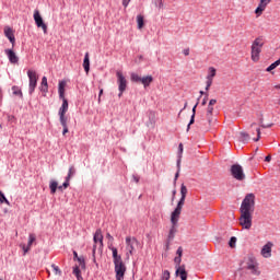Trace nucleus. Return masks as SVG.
<instances>
[{
	"label": "nucleus",
	"mask_w": 280,
	"mask_h": 280,
	"mask_svg": "<svg viewBox=\"0 0 280 280\" xmlns=\"http://www.w3.org/2000/svg\"><path fill=\"white\" fill-rule=\"evenodd\" d=\"M270 1H272V0H260L258 7L255 10V13L261 14V12H264V10H266V7L268 5V3H270Z\"/></svg>",
	"instance_id": "6ab92c4d"
},
{
	"label": "nucleus",
	"mask_w": 280,
	"mask_h": 280,
	"mask_svg": "<svg viewBox=\"0 0 280 280\" xmlns=\"http://www.w3.org/2000/svg\"><path fill=\"white\" fill-rule=\"evenodd\" d=\"M70 180H71V175H67L66 180L63 183V189H67V187H69Z\"/></svg>",
	"instance_id": "a19ab883"
},
{
	"label": "nucleus",
	"mask_w": 280,
	"mask_h": 280,
	"mask_svg": "<svg viewBox=\"0 0 280 280\" xmlns=\"http://www.w3.org/2000/svg\"><path fill=\"white\" fill-rule=\"evenodd\" d=\"M116 78H117V84H118V91H119L118 97H121L126 89H128V80H126V77L121 71L116 72Z\"/></svg>",
	"instance_id": "0eeeda50"
},
{
	"label": "nucleus",
	"mask_w": 280,
	"mask_h": 280,
	"mask_svg": "<svg viewBox=\"0 0 280 280\" xmlns=\"http://www.w3.org/2000/svg\"><path fill=\"white\" fill-rule=\"evenodd\" d=\"M4 36H7L10 43L14 46V43H16V38L14 37V31H12L11 27H4Z\"/></svg>",
	"instance_id": "f3484780"
},
{
	"label": "nucleus",
	"mask_w": 280,
	"mask_h": 280,
	"mask_svg": "<svg viewBox=\"0 0 280 280\" xmlns=\"http://www.w3.org/2000/svg\"><path fill=\"white\" fill-rule=\"evenodd\" d=\"M27 78H28V93L30 95L34 94L36 91V86H38V74L35 70H27Z\"/></svg>",
	"instance_id": "20e7f679"
},
{
	"label": "nucleus",
	"mask_w": 280,
	"mask_h": 280,
	"mask_svg": "<svg viewBox=\"0 0 280 280\" xmlns=\"http://www.w3.org/2000/svg\"><path fill=\"white\" fill-rule=\"evenodd\" d=\"M206 91H209L211 89V84H213V79L206 78Z\"/></svg>",
	"instance_id": "58836bf2"
},
{
	"label": "nucleus",
	"mask_w": 280,
	"mask_h": 280,
	"mask_svg": "<svg viewBox=\"0 0 280 280\" xmlns=\"http://www.w3.org/2000/svg\"><path fill=\"white\" fill-rule=\"evenodd\" d=\"M8 119H9V121H14L16 118L14 116H12V115H9Z\"/></svg>",
	"instance_id": "052dcab7"
},
{
	"label": "nucleus",
	"mask_w": 280,
	"mask_h": 280,
	"mask_svg": "<svg viewBox=\"0 0 280 280\" xmlns=\"http://www.w3.org/2000/svg\"><path fill=\"white\" fill-rule=\"evenodd\" d=\"M235 244H237V237L232 236L229 242L230 248H235Z\"/></svg>",
	"instance_id": "473e14b6"
},
{
	"label": "nucleus",
	"mask_w": 280,
	"mask_h": 280,
	"mask_svg": "<svg viewBox=\"0 0 280 280\" xmlns=\"http://www.w3.org/2000/svg\"><path fill=\"white\" fill-rule=\"evenodd\" d=\"M215 104H218V101L215 98H212L209 101L208 106H215Z\"/></svg>",
	"instance_id": "c03bdc74"
},
{
	"label": "nucleus",
	"mask_w": 280,
	"mask_h": 280,
	"mask_svg": "<svg viewBox=\"0 0 280 280\" xmlns=\"http://www.w3.org/2000/svg\"><path fill=\"white\" fill-rule=\"evenodd\" d=\"M209 100V94H206V97L201 102V106H207V101Z\"/></svg>",
	"instance_id": "a18cd8bd"
},
{
	"label": "nucleus",
	"mask_w": 280,
	"mask_h": 280,
	"mask_svg": "<svg viewBox=\"0 0 280 280\" xmlns=\"http://www.w3.org/2000/svg\"><path fill=\"white\" fill-rule=\"evenodd\" d=\"M212 115H213V105H208V107H207V114H206L208 124H211V117H212Z\"/></svg>",
	"instance_id": "b1692460"
},
{
	"label": "nucleus",
	"mask_w": 280,
	"mask_h": 280,
	"mask_svg": "<svg viewBox=\"0 0 280 280\" xmlns=\"http://www.w3.org/2000/svg\"><path fill=\"white\" fill-rule=\"evenodd\" d=\"M265 161H266V163H270V161H272V156L267 155V156L265 158Z\"/></svg>",
	"instance_id": "13d9d810"
},
{
	"label": "nucleus",
	"mask_w": 280,
	"mask_h": 280,
	"mask_svg": "<svg viewBox=\"0 0 280 280\" xmlns=\"http://www.w3.org/2000/svg\"><path fill=\"white\" fill-rule=\"evenodd\" d=\"M130 80H131V82L139 83V82H141L142 77H140L138 73L132 72L130 74Z\"/></svg>",
	"instance_id": "cd10ccee"
},
{
	"label": "nucleus",
	"mask_w": 280,
	"mask_h": 280,
	"mask_svg": "<svg viewBox=\"0 0 280 280\" xmlns=\"http://www.w3.org/2000/svg\"><path fill=\"white\" fill-rule=\"evenodd\" d=\"M132 178H133L135 183H139V180H140L139 175H132Z\"/></svg>",
	"instance_id": "5fc2aeb1"
},
{
	"label": "nucleus",
	"mask_w": 280,
	"mask_h": 280,
	"mask_svg": "<svg viewBox=\"0 0 280 280\" xmlns=\"http://www.w3.org/2000/svg\"><path fill=\"white\" fill-rule=\"evenodd\" d=\"M172 194H173L172 200H174V199L176 198V189H174V190L172 191Z\"/></svg>",
	"instance_id": "e2e57ef3"
},
{
	"label": "nucleus",
	"mask_w": 280,
	"mask_h": 280,
	"mask_svg": "<svg viewBox=\"0 0 280 280\" xmlns=\"http://www.w3.org/2000/svg\"><path fill=\"white\" fill-rule=\"evenodd\" d=\"M154 82V78L152 75L142 77L140 83L143 84L144 89H148L150 84Z\"/></svg>",
	"instance_id": "412c9836"
},
{
	"label": "nucleus",
	"mask_w": 280,
	"mask_h": 280,
	"mask_svg": "<svg viewBox=\"0 0 280 280\" xmlns=\"http://www.w3.org/2000/svg\"><path fill=\"white\" fill-rule=\"evenodd\" d=\"M187 186H185V184H182L180 186V199L175 208V210L173 211V215H180L182 211H183V207H185V198H187Z\"/></svg>",
	"instance_id": "39448f33"
},
{
	"label": "nucleus",
	"mask_w": 280,
	"mask_h": 280,
	"mask_svg": "<svg viewBox=\"0 0 280 280\" xmlns=\"http://www.w3.org/2000/svg\"><path fill=\"white\" fill-rule=\"evenodd\" d=\"M39 91H42V93H47V91H49V85L47 83V77L42 78Z\"/></svg>",
	"instance_id": "5701e85b"
},
{
	"label": "nucleus",
	"mask_w": 280,
	"mask_h": 280,
	"mask_svg": "<svg viewBox=\"0 0 280 280\" xmlns=\"http://www.w3.org/2000/svg\"><path fill=\"white\" fill-rule=\"evenodd\" d=\"M257 132V138L254 139L255 142L259 141V139H261V129H256Z\"/></svg>",
	"instance_id": "37998d69"
},
{
	"label": "nucleus",
	"mask_w": 280,
	"mask_h": 280,
	"mask_svg": "<svg viewBox=\"0 0 280 280\" xmlns=\"http://www.w3.org/2000/svg\"><path fill=\"white\" fill-rule=\"evenodd\" d=\"M83 68L85 73H89V71H91V60L89 59V52H85L84 55Z\"/></svg>",
	"instance_id": "4be33fe9"
},
{
	"label": "nucleus",
	"mask_w": 280,
	"mask_h": 280,
	"mask_svg": "<svg viewBox=\"0 0 280 280\" xmlns=\"http://www.w3.org/2000/svg\"><path fill=\"white\" fill-rule=\"evenodd\" d=\"M176 255H178L177 257H183V247H178Z\"/></svg>",
	"instance_id": "de8ad7c7"
},
{
	"label": "nucleus",
	"mask_w": 280,
	"mask_h": 280,
	"mask_svg": "<svg viewBox=\"0 0 280 280\" xmlns=\"http://www.w3.org/2000/svg\"><path fill=\"white\" fill-rule=\"evenodd\" d=\"M184 56H189V48L183 50Z\"/></svg>",
	"instance_id": "bf43d9fd"
},
{
	"label": "nucleus",
	"mask_w": 280,
	"mask_h": 280,
	"mask_svg": "<svg viewBox=\"0 0 280 280\" xmlns=\"http://www.w3.org/2000/svg\"><path fill=\"white\" fill-rule=\"evenodd\" d=\"M106 237H107V240H108V242H114V237H113V235H110V233H107L106 234Z\"/></svg>",
	"instance_id": "3c124183"
},
{
	"label": "nucleus",
	"mask_w": 280,
	"mask_h": 280,
	"mask_svg": "<svg viewBox=\"0 0 280 280\" xmlns=\"http://www.w3.org/2000/svg\"><path fill=\"white\" fill-rule=\"evenodd\" d=\"M51 268L55 271V275H59V277H60V275H62V271L60 270V268L58 266L51 265Z\"/></svg>",
	"instance_id": "ea45409f"
},
{
	"label": "nucleus",
	"mask_w": 280,
	"mask_h": 280,
	"mask_svg": "<svg viewBox=\"0 0 280 280\" xmlns=\"http://www.w3.org/2000/svg\"><path fill=\"white\" fill-rule=\"evenodd\" d=\"M58 189H59V191H62V189H66L65 184H62L61 186H58Z\"/></svg>",
	"instance_id": "69168bd1"
},
{
	"label": "nucleus",
	"mask_w": 280,
	"mask_h": 280,
	"mask_svg": "<svg viewBox=\"0 0 280 280\" xmlns=\"http://www.w3.org/2000/svg\"><path fill=\"white\" fill-rule=\"evenodd\" d=\"M77 280H84V278H82V273H80L79 276H75Z\"/></svg>",
	"instance_id": "0e129e2a"
},
{
	"label": "nucleus",
	"mask_w": 280,
	"mask_h": 280,
	"mask_svg": "<svg viewBox=\"0 0 280 280\" xmlns=\"http://www.w3.org/2000/svg\"><path fill=\"white\" fill-rule=\"evenodd\" d=\"M130 4V0H122V5L124 8H126L127 5Z\"/></svg>",
	"instance_id": "864d4df0"
},
{
	"label": "nucleus",
	"mask_w": 280,
	"mask_h": 280,
	"mask_svg": "<svg viewBox=\"0 0 280 280\" xmlns=\"http://www.w3.org/2000/svg\"><path fill=\"white\" fill-rule=\"evenodd\" d=\"M34 242H36V235L30 234L27 245H25V244L22 245V250H24V255H27V253H30V250L32 248V244H34Z\"/></svg>",
	"instance_id": "dca6fc26"
},
{
	"label": "nucleus",
	"mask_w": 280,
	"mask_h": 280,
	"mask_svg": "<svg viewBox=\"0 0 280 280\" xmlns=\"http://www.w3.org/2000/svg\"><path fill=\"white\" fill-rule=\"evenodd\" d=\"M196 121V116L191 115L190 120L187 125V132H189V129L191 128L192 124Z\"/></svg>",
	"instance_id": "e433bc0d"
},
{
	"label": "nucleus",
	"mask_w": 280,
	"mask_h": 280,
	"mask_svg": "<svg viewBox=\"0 0 280 280\" xmlns=\"http://www.w3.org/2000/svg\"><path fill=\"white\" fill-rule=\"evenodd\" d=\"M175 275L176 277H180L182 280H187V270H185V265L177 267Z\"/></svg>",
	"instance_id": "a211bd4d"
},
{
	"label": "nucleus",
	"mask_w": 280,
	"mask_h": 280,
	"mask_svg": "<svg viewBox=\"0 0 280 280\" xmlns=\"http://www.w3.org/2000/svg\"><path fill=\"white\" fill-rule=\"evenodd\" d=\"M261 128H272V124H269V125H261Z\"/></svg>",
	"instance_id": "680f3d73"
},
{
	"label": "nucleus",
	"mask_w": 280,
	"mask_h": 280,
	"mask_svg": "<svg viewBox=\"0 0 280 280\" xmlns=\"http://www.w3.org/2000/svg\"><path fill=\"white\" fill-rule=\"evenodd\" d=\"M109 250H112L113 259H114V266H119L124 264V260L121 259V255L118 254L117 247H113V245L108 246Z\"/></svg>",
	"instance_id": "ddd939ff"
},
{
	"label": "nucleus",
	"mask_w": 280,
	"mask_h": 280,
	"mask_svg": "<svg viewBox=\"0 0 280 280\" xmlns=\"http://www.w3.org/2000/svg\"><path fill=\"white\" fill-rule=\"evenodd\" d=\"M178 176H180V172H178V170H177V172L175 174V178H174V185H176V182L178 180Z\"/></svg>",
	"instance_id": "8fccbe9b"
},
{
	"label": "nucleus",
	"mask_w": 280,
	"mask_h": 280,
	"mask_svg": "<svg viewBox=\"0 0 280 280\" xmlns=\"http://www.w3.org/2000/svg\"><path fill=\"white\" fill-rule=\"evenodd\" d=\"M231 174L236 180H244V178H246V175L244 174V168H242V165L240 164H233L231 166Z\"/></svg>",
	"instance_id": "1a4fd4ad"
},
{
	"label": "nucleus",
	"mask_w": 280,
	"mask_h": 280,
	"mask_svg": "<svg viewBox=\"0 0 280 280\" xmlns=\"http://www.w3.org/2000/svg\"><path fill=\"white\" fill-rule=\"evenodd\" d=\"M276 89H280V84H279V85H276Z\"/></svg>",
	"instance_id": "774afa93"
},
{
	"label": "nucleus",
	"mask_w": 280,
	"mask_h": 280,
	"mask_svg": "<svg viewBox=\"0 0 280 280\" xmlns=\"http://www.w3.org/2000/svg\"><path fill=\"white\" fill-rule=\"evenodd\" d=\"M66 81H60L58 85L59 100H62L61 107L58 110L59 121L63 128L62 135L69 132V126L67 125V113L69 110V101L65 97Z\"/></svg>",
	"instance_id": "f03ea898"
},
{
	"label": "nucleus",
	"mask_w": 280,
	"mask_h": 280,
	"mask_svg": "<svg viewBox=\"0 0 280 280\" xmlns=\"http://www.w3.org/2000/svg\"><path fill=\"white\" fill-rule=\"evenodd\" d=\"M12 91H13V95H18L19 97H23V91H21L19 86L13 85Z\"/></svg>",
	"instance_id": "c85d7f7f"
},
{
	"label": "nucleus",
	"mask_w": 280,
	"mask_h": 280,
	"mask_svg": "<svg viewBox=\"0 0 280 280\" xmlns=\"http://www.w3.org/2000/svg\"><path fill=\"white\" fill-rule=\"evenodd\" d=\"M217 70L213 67L208 69V75L206 78L213 80L215 78Z\"/></svg>",
	"instance_id": "bb28decb"
},
{
	"label": "nucleus",
	"mask_w": 280,
	"mask_h": 280,
	"mask_svg": "<svg viewBox=\"0 0 280 280\" xmlns=\"http://www.w3.org/2000/svg\"><path fill=\"white\" fill-rule=\"evenodd\" d=\"M155 8H159V10H162L163 8V0H154L153 1Z\"/></svg>",
	"instance_id": "4c0bfd02"
},
{
	"label": "nucleus",
	"mask_w": 280,
	"mask_h": 280,
	"mask_svg": "<svg viewBox=\"0 0 280 280\" xmlns=\"http://www.w3.org/2000/svg\"><path fill=\"white\" fill-rule=\"evenodd\" d=\"M126 249H127V257H130L135 253V246L139 244V241L136 237L127 236L126 240Z\"/></svg>",
	"instance_id": "9d476101"
},
{
	"label": "nucleus",
	"mask_w": 280,
	"mask_h": 280,
	"mask_svg": "<svg viewBox=\"0 0 280 280\" xmlns=\"http://www.w3.org/2000/svg\"><path fill=\"white\" fill-rule=\"evenodd\" d=\"M4 54L8 57L9 62H11V65H18L19 63V56H16V52H14V50L5 49Z\"/></svg>",
	"instance_id": "2eb2a0df"
},
{
	"label": "nucleus",
	"mask_w": 280,
	"mask_h": 280,
	"mask_svg": "<svg viewBox=\"0 0 280 280\" xmlns=\"http://www.w3.org/2000/svg\"><path fill=\"white\" fill-rule=\"evenodd\" d=\"M137 24H138V30L143 28V15H137Z\"/></svg>",
	"instance_id": "c756f323"
},
{
	"label": "nucleus",
	"mask_w": 280,
	"mask_h": 280,
	"mask_svg": "<svg viewBox=\"0 0 280 280\" xmlns=\"http://www.w3.org/2000/svg\"><path fill=\"white\" fill-rule=\"evenodd\" d=\"M272 246H275V244H272V242H267L266 245L262 246V248L260 250V255L265 259H270V257H272Z\"/></svg>",
	"instance_id": "f8f14e48"
},
{
	"label": "nucleus",
	"mask_w": 280,
	"mask_h": 280,
	"mask_svg": "<svg viewBox=\"0 0 280 280\" xmlns=\"http://www.w3.org/2000/svg\"><path fill=\"white\" fill-rule=\"evenodd\" d=\"M247 270L250 271L252 275H256V276H259V268L257 267V262L255 261H249L247 264Z\"/></svg>",
	"instance_id": "aec40b11"
},
{
	"label": "nucleus",
	"mask_w": 280,
	"mask_h": 280,
	"mask_svg": "<svg viewBox=\"0 0 280 280\" xmlns=\"http://www.w3.org/2000/svg\"><path fill=\"white\" fill-rule=\"evenodd\" d=\"M72 275H74V277L82 275V271L80 270V267L78 265L73 267Z\"/></svg>",
	"instance_id": "f704fd0d"
},
{
	"label": "nucleus",
	"mask_w": 280,
	"mask_h": 280,
	"mask_svg": "<svg viewBox=\"0 0 280 280\" xmlns=\"http://www.w3.org/2000/svg\"><path fill=\"white\" fill-rule=\"evenodd\" d=\"M116 280H124L126 275V265H115Z\"/></svg>",
	"instance_id": "4468645a"
},
{
	"label": "nucleus",
	"mask_w": 280,
	"mask_h": 280,
	"mask_svg": "<svg viewBox=\"0 0 280 280\" xmlns=\"http://www.w3.org/2000/svg\"><path fill=\"white\" fill-rule=\"evenodd\" d=\"M261 47H264V38L257 37L252 44V60L257 62L259 60V54H261Z\"/></svg>",
	"instance_id": "7ed1b4c3"
},
{
	"label": "nucleus",
	"mask_w": 280,
	"mask_h": 280,
	"mask_svg": "<svg viewBox=\"0 0 280 280\" xmlns=\"http://www.w3.org/2000/svg\"><path fill=\"white\" fill-rule=\"evenodd\" d=\"M240 224L246 231H250L253 226V213H255V195L247 194L241 203Z\"/></svg>",
	"instance_id": "f257e3e1"
},
{
	"label": "nucleus",
	"mask_w": 280,
	"mask_h": 280,
	"mask_svg": "<svg viewBox=\"0 0 280 280\" xmlns=\"http://www.w3.org/2000/svg\"><path fill=\"white\" fill-rule=\"evenodd\" d=\"M73 259L74 261H78V259H80V256H78V252H73Z\"/></svg>",
	"instance_id": "603ef678"
},
{
	"label": "nucleus",
	"mask_w": 280,
	"mask_h": 280,
	"mask_svg": "<svg viewBox=\"0 0 280 280\" xmlns=\"http://www.w3.org/2000/svg\"><path fill=\"white\" fill-rule=\"evenodd\" d=\"M103 94H104V90H100V93H98V101H100V97H102Z\"/></svg>",
	"instance_id": "338daca9"
},
{
	"label": "nucleus",
	"mask_w": 280,
	"mask_h": 280,
	"mask_svg": "<svg viewBox=\"0 0 280 280\" xmlns=\"http://www.w3.org/2000/svg\"><path fill=\"white\" fill-rule=\"evenodd\" d=\"M196 108H198V102L192 107V115L196 116Z\"/></svg>",
	"instance_id": "4d7b16f0"
},
{
	"label": "nucleus",
	"mask_w": 280,
	"mask_h": 280,
	"mask_svg": "<svg viewBox=\"0 0 280 280\" xmlns=\"http://www.w3.org/2000/svg\"><path fill=\"white\" fill-rule=\"evenodd\" d=\"M50 194H56L58 190V182L51 180L49 184Z\"/></svg>",
	"instance_id": "a878e982"
},
{
	"label": "nucleus",
	"mask_w": 280,
	"mask_h": 280,
	"mask_svg": "<svg viewBox=\"0 0 280 280\" xmlns=\"http://www.w3.org/2000/svg\"><path fill=\"white\" fill-rule=\"evenodd\" d=\"M178 156H183V143L178 145Z\"/></svg>",
	"instance_id": "49530a36"
},
{
	"label": "nucleus",
	"mask_w": 280,
	"mask_h": 280,
	"mask_svg": "<svg viewBox=\"0 0 280 280\" xmlns=\"http://www.w3.org/2000/svg\"><path fill=\"white\" fill-rule=\"evenodd\" d=\"M160 280H170V270H164Z\"/></svg>",
	"instance_id": "72a5a7b5"
},
{
	"label": "nucleus",
	"mask_w": 280,
	"mask_h": 280,
	"mask_svg": "<svg viewBox=\"0 0 280 280\" xmlns=\"http://www.w3.org/2000/svg\"><path fill=\"white\" fill-rule=\"evenodd\" d=\"M33 19L35 21V25L37 27H42L44 34H47V24H45V21H43V16H40V11L35 10L33 14Z\"/></svg>",
	"instance_id": "9b49d317"
},
{
	"label": "nucleus",
	"mask_w": 280,
	"mask_h": 280,
	"mask_svg": "<svg viewBox=\"0 0 280 280\" xmlns=\"http://www.w3.org/2000/svg\"><path fill=\"white\" fill-rule=\"evenodd\" d=\"M180 218V214L174 215V212L171 214V222H172V228L170 229L167 240L168 242H173L174 237H176V226L178 224V219Z\"/></svg>",
	"instance_id": "6e6552de"
},
{
	"label": "nucleus",
	"mask_w": 280,
	"mask_h": 280,
	"mask_svg": "<svg viewBox=\"0 0 280 280\" xmlns=\"http://www.w3.org/2000/svg\"><path fill=\"white\" fill-rule=\"evenodd\" d=\"M0 202L1 205L5 202V205L10 206V201L8 200V198H5V195L1 190H0Z\"/></svg>",
	"instance_id": "2f4dec72"
},
{
	"label": "nucleus",
	"mask_w": 280,
	"mask_h": 280,
	"mask_svg": "<svg viewBox=\"0 0 280 280\" xmlns=\"http://www.w3.org/2000/svg\"><path fill=\"white\" fill-rule=\"evenodd\" d=\"M180 159H183V156H178L177 159V171L180 172Z\"/></svg>",
	"instance_id": "09e8293b"
},
{
	"label": "nucleus",
	"mask_w": 280,
	"mask_h": 280,
	"mask_svg": "<svg viewBox=\"0 0 280 280\" xmlns=\"http://www.w3.org/2000/svg\"><path fill=\"white\" fill-rule=\"evenodd\" d=\"M93 249H92V255H93V259L95 261V252L97 250V243L100 244V247L103 248L104 247V235L102 234V229H97L94 233L93 236Z\"/></svg>",
	"instance_id": "423d86ee"
},
{
	"label": "nucleus",
	"mask_w": 280,
	"mask_h": 280,
	"mask_svg": "<svg viewBox=\"0 0 280 280\" xmlns=\"http://www.w3.org/2000/svg\"><path fill=\"white\" fill-rule=\"evenodd\" d=\"M240 141L242 143H248V141H250V136L247 132H241Z\"/></svg>",
	"instance_id": "393cba45"
},
{
	"label": "nucleus",
	"mask_w": 280,
	"mask_h": 280,
	"mask_svg": "<svg viewBox=\"0 0 280 280\" xmlns=\"http://www.w3.org/2000/svg\"><path fill=\"white\" fill-rule=\"evenodd\" d=\"M79 265L81 266L82 270H86V262L84 260V256H80V258H78Z\"/></svg>",
	"instance_id": "7c9ffc66"
},
{
	"label": "nucleus",
	"mask_w": 280,
	"mask_h": 280,
	"mask_svg": "<svg viewBox=\"0 0 280 280\" xmlns=\"http://www.w3.org/2000/svg\"><path fill=\"white\" fill-rule=\"evenodd\" d=\"M68 176H75V167H73V166H70V168H69V172H68Z\"/></svg>",
	"instance_id": "79ce46f5"
},
{
	"label": "nucleus",
	"mask_w": 280,
	"mask_h": 280,
	"mask_svg": "<svg viewBox=\"0 0 280 280\" xmlns=\"http://www.w3.org/2000/svg\"><path fill=\"white\" fill-rule=\"evenodd\" d=\"M171 244H172V241H170V240L167 238L166 245H165L166 250H170V245H171Z\"/></svg>",
	"instance_id": "6e6d98bb"
},
{
	"label": "nucleus",
	"mask_w": 280,
	"mask_h": 280,
	"mask_svg": "<svg viewBox=\"0 0 280 280\" xmlns=\"http://www.w3.org/2000/svg\"><path fill=\"white\" fill-rule=\"evenodd\" d=\"M174 261H175V264H176V267H175L176 269L183 267V266H180V261H183V257L176 256V257L174 258Z\"/></svg>",
	"instance_id": "c9c22d12"
}]
</instances>
